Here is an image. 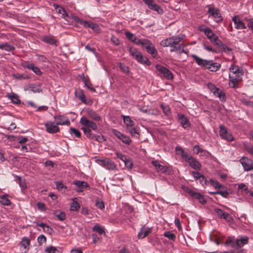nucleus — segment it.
Returning <instances> with one entry per match:
<instances>
[{
    "instance_id": "nucleus-26",
    "label": "nucleus",
    "mask_w": 253,
    "mask_h": 253,
    "mask_svg": "<svg viewBox=\"0 0 253 253\" xmlns=\"http://www.w3.org/2000/svg\"><path fill=\"white\" fill-rule=\"evenodd\" d=\"M123 121L126 126V129L134 126V122L130 119L128 116L122 115Z\"/></svg>"
},
{
    "instance_id": "nucleus-32",
    "label": "nucleus",
    "mask_w": 253,
    "mask_h": 253,
    "mask_svg": "<svg viewBox=\"0 0 253 253\" xmlns=\"http://www.w3.org/2000/svg\"><path fill=\"white\" fill-rule=\"evenodd\" d=\"M127 131L130 133L132 137H133L136 139H139V133L137 128L134 126L132 127H130Z\"/></svg>"
},
{
    "instance_id": "nucleus-60",
    "label": "nucleus",
    "mask_w": 253,
    "mask_h": 253,
    "mask_svg": "<svg viewBox=\"0 0 253 253\" xmlns=\"http://www.w3.org/2000/svg\"><path fill=\"white\" fill-rule=\"evenodd\" d=\"M116 156L120 160H121L123 162H125V161H126V159L127 158L126 157V156L120 153H116Z\"/></svg>"
},
{
    "instance_id": "nucleus-45",
    "label": "nucleus",
    "mask_w": 253,
    "mask_h": 253,
    "mask_svg": "<svg viewBox=\"0 0 253 253\" xmlns=\"http://www.w3.org/2000/svg\"><path fill=\"white\" fill-rule=\"evenodd\" d=\"M56 188L58 190H65L66 189V187L64 185V184L60 181H56L55 182Z\"/></svg>"
},
{
    "instance_id": "nucleus-23",
    "label": "nucleus",
    "mask_w": 253,
    "mask_h": 253,
    "mask_svg": "<svg viewBox=\"0 0 253 253\" xmlns=\"http://www.w3.org/2000/svg\"><path fill=\"white\" fill-rule=\"evenodd\" d=\"M177 117L182 126L185 129L188 128L190 124L187 118L184 115L181 114H178Z\"/></svg>"
},
{
    "instance_id": "nucleus-3",
    "label": "nucleus",
    "mask_w": 253,
    "mask_h": 253,
    "mask_svg": "<svg viewBox=\"0 0 253 253\" xmlns=\"http://www.w3.org/2000/svg\"><path fill=\"white\" fill-rule=\"evenodd\" d=\"M229 85L233 88L238 86V83L241 81L243 71L241 68L234 64L229 67Z\"/></svg>"
},
{
    "instance_id": "nucleus-27",
    "label": "nucleus",
    "mask_w": 253,
    "mask_h": 253,
    "mask_svg": "<svg viewBox=\"0 0 253 253\" xmlns=\"http://www.w3.org/2000/svg\"><path fill=\"white\" fill-rule=\"evenodd\" d=\"M151 228L143 226L138 234V238L143 239L151 233Z\"/></svg>"
},
{
    "instance_id": "nucleus-13",
    "label": "nucleus",
    "mask_w": 253,
    "mask_h": 253,
    "mask_svg": "<svg viewBox=\"0 0 253 253\" xmlns=\"http://www.w3.org/2000/svg\"><path fill=\"white\" fill-rule=\"evenodd\" d=\"M240 162L245 171H250L253 169V161L251 159L243 157L240 160Z\"/></svg>"
},
{
    "instance_id": "nucleus-53",
    "label": "nucleus",
    "mask_w": 253,
    "mask_h": 253,
    "mask_svg": "<svg viewBox=\"0 0 253 253\" xmlns=\"http://www.w3.org/2000/svg\"><path fill=\"white\" fill-rule=\"evenodd\" d=\"M148 115H152L154 116H158L160 114V112L157 109H148Z\"/></svg>"
},
{
    "instance_id": "nucleus-36",
    "label": "nucleus",
    "mask_w": 253,
    "mask_h": 253,
    "mask_svg": "<svg viewBox=\"0 0 253 253\" xmlns=\"http://www.w3.org/2000/svg\"><path fill=\"white\" fill-rule=\"evenodd\" d=\"M54 6L56 12L59 14H61L63 18H65L68 16V14L66 13L64 8L57 5H54Z\"/></svg>"
},
{
    "instance_id": "nucleus-42",
    "label": "nucleus",
    "mask_w": 253,
    "mask_h": 253,
    "mask_svg": "<svg viewBox=\"0 0 253 253\" xmlns=\"http://www.w3.org/2000/svg\"><path fill=\"white\" fill-rule=\"evenodd\" d=\"M15 177L18 179L19 180V184L20 187L22 189H25L27 188V185L26 184V182L24 180L22 179L20 177L18 176H15Z\"/></svg>"
},
{
    "instance_id": "nucleus-47",
    "label": "nucleus",
    "mask_w": 253,
    "mask_h": 253,
    "mask_svg": "<svg viewBox=\"0 0 253 253\" xmlns=\"http://www.w3.org/2000/svg\"><path fill=\"white\" fill-rule=\"evenodd\" d=\"M161 107L162 109H163V111L164 113L167 115H168L169 114L170 111V108L168 105H164L163 104H161Z\"/></svg>"
},
{
    "instance_id": "nucleus-34",
    "label": "nucleus",
    "mask_w": 253,
    "mask_h": 253,
    "mask_svg": "<svg viewBox=\"0 0 253 253\" xmlns=\"http://www.w3.org/2000/svg\"><path fill=\"white\" fill-rule=\"evenodd\" d=\"M152 164L155 166V168L157 170L160 171L162 172H165L167 170V168L165 166H162L159 164L157 161H153Z\"/></svg>"
},
{
    "instance_id": "nucleus-57",
    "label": "nucleus",
    "mask_w": 253,
    "mask_h": 253,
    "mask_svg": "<svg viewBox=\"0 0 253 253\" xmlns=\"http://www.w3.org/2000/svg\"><path fill=\"white\" fill-rule=\"evenodd\" d=\"M125 35L126 38L131 42L133 41L134 38L135 37V36L133 34L129 32H126Z\"/></svg>"
},
{
    "instance_id": "nucleus-20",
    "label": "nucleus",
    "mask_w": 253,
    "mask_h": 253,
    "mask_svg": "<svg viewBox=\"0 0 253 253\" xmlns=\"http://www.w3.org/2000/svg\"><path fill=\"white\" fill-rule=\"evenodd\" d=\"M143 46L145 48L148 53L151 54L153 57L156 56L157 51L149 40H147V44H144Z\"/></svg>"
},
{
    "instance_id": "nucleus-31",
    "label": "nucleus",
    "mask_w": 253,
    "mask_h": 253,
    "mask_svg": "<svg viewBox=\"0 0 253 253\" xmlns=\"http://www.w3.org/2000/svg\"><path fill=\"white\" fill-rule=\"evenodd\" d=\"M25 67L27 68L32 70L37 75H41L42 74L40 68L37 66H35L33 64H28L26 65Z\"/></svg>"
},
{
    "instance_id": "nucleus-16",
    "label": "nucleus",
    "mask_w": 253,
    "mask_h": 253,
    "mask_svg": "<svg viewBox=\"0 0 253 253\" xmlns=\"http://www.w3.org/2000/svg\"><path fill=\"white\" fill-rule=\"evenodd\" d=\"M156 69L168 80H171L173 79V76L171 72L161 65H157L156 66Z\"/></svg>"
},
{
    "instance_id": "nucleus-41",
    "label": "nucleus",
    "mask_w": 253,
    "mask_h": 253,
    "mask_svg": "<svg viewBox=\"0 0 253 253\" xmlns=\"http://www.w3.org/2000/svg\"><path fill=\"white\" fill-rule=\"evenodd\" d=\"M45 251L47 253H60L59 250L53 246L47 247L45 249Z\"/></svg>"
},
{
    "instance_id": "nucleus-58",
    "label": "nucleus",
    "mask_w": 253,
    "mask_h": 253,
    "mask_svg": "<svg viewBox=\"0 0 253 253\" xmlns=\"http://www.w3.org/2000/svg\"><path fill=\"white\" fill-rule=\"evenodd\" d=\"M89 28H91L93 31L96 32H99L100 30L98 25L94 23H90V26Z\"/></svg>"
},
{
    "instance_id": "nucleus-54",
    "label": "nucleus",
    "mask_w": 253,
    "mask_h": 253,
    "mask_svg": "<svg viewBox=\"0 0 253 253\" xmlns=\"http://www.w3.org/2000/svg\"><path fill=\"white\" fill-rule=\"evenodd\" d=\"M203 46L204 49L208 51L212 52H217V50L215 48L212 47L210 45H207V44L204 43V44H203Z\"/></svg>"
},
{
    "instance_id": "nucleus-61",
    "label": "nucleus",
    "mask_w": 253,
    "mask_h": 253,
    "mask_svg": "<svg viewBox=\"0 0 253 253\" xmlns=\"http://www.w3.org/2000/svg\"><path fill=\"white\" fill-rule=\"evenodd\" d=\"M38 242L40 244H42L46 242V238L43 235H40L37 239Z\"/></svg>"
},
{
    "instance_id": "nucleus-63",
    "label": "nucleus",
    "mask_w": 253,
    "mask_h": 253,
    "mask_svg": "<svg viewBox=\"0 0 253 253\" xmlns=\"http://www.w3.org/2000/svg\"><path fill=\"white\" fill-rule=\"evenodd\" d=\"M126 167L128 169H131L132 168V163L128 159H127L126 161L124 162Z\"/></svg>"
},
{
    "instance_id": "nucleus-12",
    "label": "nucleus",
    "mask_w": 253,
    "mask_h": 253,
    "mask_svg": "<svg viewBox=\"0 0 253 253\" xmlns=\"http://www.w3.org/2000/svg\"><path fill=\"white\" fill-rule=\"evenodd\" d=\"M112 133L126 145H129L131 143V140L128 136L122 133L119 130L114 129L112 130Z\"/></svg>"
},
{
    "instance_id": "nucleus-38",
    "label": "nucleus",
    "mask_w": 253,
    "mask_h": 253,
    "mask_svg": "<svg viewBox=\"0 0 253 253\" xmlns=\"http://www.w3.org/2000/svg\"><path fill=\"white\" fill-rule=\"evenodd\" d=\"M132 42L135 43L137 45H142L143 46L144 44H147V40L145 39H138L135 37Z\"/></svg>"
},
{
    "instance_id": "nucleus-43",
    "label": "nucleus",
    "mask_w": 253,
    "mask_h": 253,
    "mask_svg": "<svg viewBox=\"0 0 253 253\" xmlns=\"http://www.w3.org/2000/svg\"><path fill=\"white\" fill-rule=\"evenodd\" d=\"M80 208V205L77 201H73L71 205L70 209L72 211H77Z\"/></svg>"
},
{
    "instance_id": "nucleus-50",
    "label": "nucleus",
    "mask_w": 253,
    "mask_h": 253,
    "mask_svg": "<svg viewBox=\"0 0 253 253\" xmlns=\"http://www.w3.org/2000/svg\"><path fill=\"white\" fill-rule=\"evenodd\" d=\"M164 236L170 240H174L175 239V235L170 231H167L165 232Z\"/></svg>"
},
{
    "instance_id": "nucleus-64",
    "label": "nucleus",
    "mask_w": 253,
    "mask_h": 253,
    "mask_svg": "<svg viewBox=\"0 0 253 253\" xmlns=\"http://www.w3.org/2000/svg\"><path fill=\"white\" fill-rule=\"evenodd\" d=\"M191 174L192 176H193L194 179L196 180H199L201 176H202L201 174L196 171L192 172Z\"/></svg>"
},
{
    "instance_id": "nucleus-44",
    "label": "nucleus",
    "mask_w": 253,
    "mask_h": 253,
    "mask_svg": "<svg viewBox=\"0 0 253 253\" xmlns=\"http://www.w3.org/2000/svg\"><path fill=\"white\" fill-rule=\"evenodd\" d=\"M55 214L58 219L61 221L64 220L65 218V214L63 212L56 211Z\"/></svg>"
},
{
    "instance_id": "nucleus-6",
    "label": "nucleus",
    "mask_w": 253,
    "mask_h": 253,
    "mask_svg": "<svg viewBox=\"0 0 253 253\" xmlns=\"http://www.w3.org/2000/svg\"><path fill=\"white\" fill-rule=\"evenodd\" d=\"M205 35L210 40L211 42L217 47H220L222 45V42L218 39V36L215 35L212 31L209 28L201 29Z\"/></svg>"
},
{
    "instance_id": "nucleus-30",
    "label": "nucleus",
    "mask_w": 253,
    "mask_h": 253,
    "mask_svg": "<svg viewBox=\"0 0 253 253\" xmlns=\"http://www.w3.org/2000/svg\"><path fill=\"white\" fill-rule=\"evenodd\" d=\"M143 1L150 9L159 11L160 7L153 0H143Z\"/></svg>"
},
{
    "instance_id": "nucleus-19",
    "label": "nucleus",
    "mask_w": 253,
    "mask_h": 253,
    "mask_svg": "<svg viewBox=\"0 0 253 253\" xmlns=\"http://www.w3.org/2000/svg\"><path fill=\"white\" fill-rule=\"evenodd\" d=\"M187 192L193 198L197 199L200 203L205 204L206 201L205 200L204 197L202 194L197 193L192 189H188Z\"/></svg>"
},
{
    "instance_id": "nucleus-55",
    "label": "nucleus",
    "mask_w": 253,
    "mask_h": 253,
    "mask_svg": "<svg viewBox=\"0 0 253 253\" xmlns=\"http://www.w3.org/2000/svg\"><path fill=\"white\" fill-rule=\"evenodd\" d=\"M120 68L121 70L123 71L125 73H128L129 72L128 67L123 63L120 64Z\"/></svg>"
},
{
    "instance_id": "nucleus-28",
    "label": "nucleus",
    "mask_w": 253,
    "mask_h": 253,
    "mask_svg": "<svg viewBox=\"0 0 253 253\" xmlns=\"http://www.w3.org/2000/svg\"><path fill=\"white\" fill-rule=\"evenodd\" d=\"M187 163L193 169L199 170L201 168V165L199 162L194 159L193 157H192L188 162Z\"/></svg>"
},
{
    "instance_id": "nucleus-11",
    "label": "nucleus",
    "mask_w": 253,
    "mask_h": 253,
    "mask_svg": "<svg viewBox=\"0 0 253 253\" xmlns=\"http://www.w3.org/2000/svg\"><path fill=\"white\" fill-rule=\"evenodd\" d=\"M207 86L214 95L218 97L221 101H224L225 100V95L223 91L216 87L215 85L212 83H209Z\"/></svg>"
},
{
    "instance_id": "nucleus-8",
    "label": "nucleus",
    "mask_w": 253,
    "mask_h": 253,
    "mask_svg": "<svg viewBox=\"0 0 253 253\" xmlns=\"http://www.w3.org/2000/svg\"><path fill=\"white\" fill-rule=\"evenodd\" d=\"M129 54L134 58L138 62L142 64H149V61L134 47H130L129 49Z\"/></svg>"
},
{
    "instance_id": "nucleus-35",
    "label": "nucleus",
    "mask_w": 253,
    "mask_h": 253,
    "mask_svg": "<svg viewBox=\"0 0 253 253\" xmlns=\"http://www.w3.org/2000/svg\"><path fill=\"white\" fill-rule=\"evenodd\" d=\"M0 203L3 205L9 206L11 204V202L7 198V195H3L0 196Z\"/></svg>"
},
{
    "instance_id": "nucleus-15",
    "label": "nucleus",
    "mask_w": 253,
    "mask_h": 253,
    "mask_svg": "<svg viewBox=\"0 0 253 253\" xmlns=\"http://www.w3.org/2000/svg\"><path fill=\"white\" fill-rule=\"evenodd\" d=\"M44 125L46 128V130L49 133H54L59 131V127L54 122L48 121L46 122Z\"/></svg>"
},
{
    "instance_id": "nucleus-52",
    "label": "nucleus",
    "mask_w": 253,
    "mask_h": 253,
    "mask_svg": "<svg viewBox=\"0 0 253 253\" xmlns=\"http://www.w3.org/2000/svg\"><path fill=\"white\" fill-rule=\"evenodd\" d=\"M75 20L83 24L85 27H90V23L79 18H76Z\"/></svg>"
},
{
    "instance_id": "nucleus-37",
    "label": "nucleus",
    "mask_w": 253,
    "mask_h": 253,
    "mask_svg": "<svg viewBox=\"0 0 253 253\" xmlns=\"http://www.w3.org/2000/svg\"><path fill=\"white\" fill-rule=\"evenodd\" d=\"M6 96L8 97V98L11 100V102L14 104H18L20 103V100L18 98V96L12 93H8L6 95Z\"/></svg>"
},
{
    "instance_id": "nucleus-2",
    "label": "nucleus",
    "mask_w": 253,
    "mask_h": 253,
    "mask_svg": "<svg viewBox=\"0 0 253 253\" xmlns=\"http://www.w3.org/2000/svg\"><path fill=\"white\" fill-rule=\"evenodd\" d=\"M248 242V238L247 237H241L238 239H236L234 237H229L225 245L228 248H231V250L229 252H224V253H239L240 248L247 244Z\"/></svg>"
},
{
    "instance_id": "nucleus-14",
    "label": "nucleus",
    "mask_w": 253,
    "mask_h": 253,
    "mask_svg": "<svg viewBox=\"0 0 253 253\" xmlns=\"http://www.w3.org/2000/svg\"><path fill=\"white\" fill-rule=\"evenodd\" d=\"M219 128V135L222 138L228 141H232L234 140L233 136L231 133L228 132L225 126L220 125Z\"/></svg>"
},
{
    "instance_id": "nucleus-1",
    "label": "nucleus",
    "mask_w": 253,
    "mask_h": 253,
    "mask_svg": "<svg viewBox=\"0 0 253 253\" xmlns=\"http://www.w3.org/2000/svg\"><path fill=\"white\" fill-rule=\"evenodd\" d=\"M80 122L82 126V130L87 137L98 141H101L104 140L103 136H96L91 133L92 130L96 131L97 129V126L95 123L89 120L84 117L81 118Z\"/></svg>"
},
{
    "instance_id": "nucleus-24",
    "label": "nucleus",
    "mask_w": 253,
    "mask_h": 253,
    "mask_svg": "<svg viewBox=\"0 0 253 253\" xmlns=\"http://www.w3.org/2000/svg\"><path fill=\"white\" fill-rule=\"evenodd\" d=\"M176 152L178 154L181 155L182 158L187 162L192 157L189 155L187 152H185L180 147H176L175 149Z\"/></svg>"
},
{
    "instance_id": "nucleus-18",
    "label": "nucleus",
    "mask_w": 253,
    "mask_h": 253,
    "mask_svg": "<svg viewBox=\"0 0 253 253\" xmlns=\"http://www.w3.org/2000/svg\"><path fill=\"white\" fill-rule=\"evenodd\" d=\"M56 121V124L58 125H67L69 126L70 122L69 119L64 115H58L54 117Z\"/></svg>"
},
{
    "instance_id": "nucleus-56",
    "label": "nucleus",
    "mask_w": 253,
    "mask_h": 253,
    "mask_svg": "<svg viewBox=\"0 0 253 253\" xmlns=\"http://www.w3.org/2000/svg\"><path fill=\"white\" fill-rule=\"evenodd\" d=\"M193 151L194 152L197 154H200V152H204V153H206L205 152V150H203V149H202L201 148H200V147L198 145H195L194 147H193Z\"/></svg>"
},
{
    "instance_id": "nucleus-9",
    "label": "nucleus",
    "mask_w": 253,
    "mask_h": 253,
    "mask_svg": "<svg viewBox=\"0 0 253 253\" xmlns=\"http://www.w3.org/2000/svg\"><path fill=\"white\" fill-rule=\"evenodd\" d=\"M129 54L134 58L138 62L142 64H149V61L134 47H130L129 49Z\"/></svg>"
},
{
    "instance_id": "nucleus-46",
    "label": "nucleus",
    "mask_w": 253,
    "mask_h": 253,
    "mask_svg": "<svg viewBox=\"0 0 253 253\" xmlns=\"http://www.w3.org/2000/svg\"><path fill=\"white\" fill-rule=\"evenodd\" d=\"M89 117L91 119H93V120L98 121L100 120V117L95 112H91L89 113Z\"/></svg>"
},
{
    "instance_id": "nucleus-33",
    "label": "nucleus",
    "mask_w": 253,
    "mask_h": 253,
    "mask_svg": "<svg viewBox=\"0 0 253 253\" xmlns=\"http://www.w3.org/2000/svg\"><path fill=\"white\" fill-rule=\"evenodd\" d=\"M42 41L46 42L47 43H49L51 44H54L56 42V40L55 39L54 37L51 35H47L44 36L42 38Z\"/></svg>"
},
{
    "instance_id": "nucleus-22",
    "label": "nucleus",
    "mask_w": 253,
    "mask_h": 253,
    "mask_svg": "<svg viewBox=\"0 0 253 253\" xmlns=\"http://www.w3.org/2000/svg\"><path fill=\"white\" fill-rule=\"evenodd\" d=\"M20 244L21 246V251L23 253H26L29 249L30 240L27 237H23Z\"/></svg>"
},
{
    "instance_id": "nucleus-39",
    "label": "nucleus",
    "mask_w": 253,
    "mask_h": 253,
    "mask_svg": "<svg viewBox=\"0 0 253 253\" xmlns=\"http://www.w3.org/2000/svg\"><path fill=\"white\" fill-rule=\"evenodd\" d=\"M245 149L250 154L253 155V145L248 142L244 143Z\"/></svg>"
},
{
    "instance_id": "nucleus-51",
    "label": "nucleus",
    "mask_w": 253,
    "mask_h": 253,
    "mask_svg": "<svg viewBox=\"0 0 253 253\" xmlns=\"http://www.w3.org/2000/svg\"><path fill=\"white\" fill-rule=\"evenodd\" d=\"M70 130L71 134H74L77 137H80L81 133L79 130L73 127H71Z\"/></svg>"
},
{
    "instance_id": "nucleus-48",
    "label": "nucleus",
    "mask_w": 253,
    "mask_h": 253,
    "mask_svg": "<svg viewBox=\"0 0 253 253\" xmlns=\"http://www.w3.org/2000/svg\"><path fill=\"white\" fill-rule=\"evenodd\" d=\"M210 182L211 185L216 189L219 188L221 187V185L216 180L210 179Z\"/></svg>"
},
{
    "instance_id": "nucleus-49",
    "label": "nucleus",
    "mask_w": 253,
    "mask_h": 253,
    "mask_svg": "<svg viewBox=\"0 0 253 253\" xmlns=\"http://www.w3.org/2000/svg\"><path fill=\"white\" fill-rule=\"evenodd\" d=\"M221 218H223L226 220L228 222H231L233 219L230 214L227 212H224L223 214L221 217Z\"/></svg>"
},
{
    "instance_id": "nucleus-17",
    "label": "nucleus",
    "mask_w": 253,
    "mask_h": 253,
    "mask_svg": "<svg viewBox=\"0 0 253 253\" xmlns=\"http://www.w3.org/2000/svg\"><path fill=\"white\" fill-rule=\"evenodd\" d=\"M208 12L213 17L215 22H219L222 21V18L217 9L210 6L209 8Z\"/></svg>"
},
{
    "instance_id": "nucleus-59",
    "label": "nucleus",
    "mask_w": 253,
    "mask_h": 253,
    "mask_svg": "<svg viewBox=\"0 0 253 253\" xmlns=\"http://www.w3.org/2000/svg\"><path fill=\"white\" fill-rule=\"evenodd\" d=\"M77 96L79 99L81 100L83 102H85V96L82 90H81L79 92Z\"/></svg>"
},
{
    "instance_id": "nucleus-10",
    "label": "nucleus",
    "mask_w": 253,
    "mask_h": 253,
    "mask_svg": "<svg viewBox=\"0 0 253 253\" xmlns=\"http://www.w3.org/2000/svg\"><path fill=\"white\" fill-rule=\"evenodd\" d=\"M97 163L100 166L110 170H116L117 169V165L110 159L96 160Z\"/></svg>"
},
{
    "instance_id": "nucleus-62",
    "label": "nucleus",
    "mask_w": 253,
    "mask_h": 253,
    "mask_svg": "<svg viewBox=\"0 0 253 253\" xmlns=\"http://www.w3.org/2000/svg\"><path fill=\"white\" fill-rule=\"evenodd\" d=\"M238 188L239 189L241 190L242 192H247L248 191V189L247 186L246 185H245L244 183L240 184L238 185Z\"/></svg>"
},
{
    "instance_id": "nucleus-29",
    "label": "nucleus",
    "mask_w": 253,
    "mask_h": 253,
    "mask_svg": "<svg viewBox=\"0 0 253 253\" xmlns=\"http://www.w3.org/2000/svg\"><path fill=\"white\" fill-rule=\"evenodd\" d=\"M28 89L34 93H40L42 92L41 84H30Z\"/></svg>"
},
{
    "instance_id": "nucleus-7",
    "label": "nucleus",
    "mask_w": 253,
    "mask_h": 253,
    "mask_svg": "<svg viewBox=\"0 0 253 253\" xmlns=\"http://www.w3.org/2000/svg\"><path fill=\"white\" fill-rule=\"evenodd\" d=\"M129 54L134 58L138 62L142 64H149V61L134 47H130L129 49Z\"/></svg>"
},
{
    "instance_id": "nucleus-21",
    "label": "nucleus",
    "mask_w": 253,
    "mask_h": 253,
    "mask_svg": "<svg viewBox=\"0 0 253 253\" xmlns=\"http://www.w3.org/2000/svg\"><path fill=\"white\" fill-rule=\"evenodd\" d=\"M232 21L234 22L235 27L237 29H244L246 28L245 24L240 19L238 16H234L232 17Z\"/></svg>"
},
{
    "instance_id": "nucleus-25",
    "label": "nucleus",
    "mask_w": 253,
    "mask_h": 253,
    "mask_svg": "<svg viewBox=\"0 0 253 253\" xmlns=\"http://www.w3.org/2000/svg\"><path fill=\"white\" fill-rule=\"evenodd\" d=\"M73 184L77 186L80 189L77 190V192H82L83 189L87 188L89 189L88 184L85 181L77 180L73 182Z\"/></svg>"
},
{
    "instance_id": "nucleus-40",
    "label": "nucleus",
    "mask_w": 253,
    "mask_h": 253,
    "mask_svg": "<svg viewBox=\"0 0 253 253\" xmlns=\"http://www.w3.org/2000/svg\"><path fill=\"white\" fill-rule=\"evenodd\" d=\"M92 230L97 232L99 234H102L105 232L104 229L98 224H96L94 226Z\"/></svg>"
},
{
    "instance_id": "nucleus-5",
    "label": "nucleus",
    "mask_w": 253,
    "mask_h": 253,
    "mask_svg": "<svg viewBox=\"0 0 253 253\" xmlns=\"http://www.w3.org/2000/svg\"><path fill=\"white\" fill-rule=\"evenodd\" d=\"M192 57L199 66L208 69L210 71L216 72L220 67V64L214 62L212 60L203 59L196 55H192Z\"/></svg>"
},
{
    "instance_id": "nucleus-4",
    "label": "nucleus",
    "mask_w": 253,
    "mask_h": 253,
    "mask_svg": "<svg viewBox=\"0 0 253 253\" xmlns=\"http://www.w3.org/2000/svg\"><path fill=\"white\" fill-rule=\"evenodd\" d=\"M183 36H173L162 40L160 44L165 47L170 46L172 47L170 49L171 52L179 51L181 52H184L183 47L182 48V44H180L177 46L174 45L178 44L183 38Z\"/></svg>"
}]
</instances>
